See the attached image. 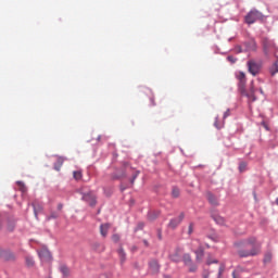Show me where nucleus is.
Returning a JSON list of instances; mask_svg holds the SVG:
<instances>
[{
    "label": "nucleus",
    "mask_w": 278,
    "mask_h": 278,
    "mask_svg": "<svg viewBox=\"0 0 278 278\" xmlns=\"http://www.w3.org/2000/svg\"><path fill=\"white\" fill-rule=\"evenodd\" d=\"M206 264H207V266H210V264H218V261L217 260H214V261L207 260Z\"/></svg>",
    "instance_id": "f704fd0d"
},
{
    "label": "nucleus",
    "mask_w": 278,
    "mask_h": 278,
    "mask_svg": "<svg viewBox=\"0 0 278 278\" xmlns=\"http://www.w3.org/2000/svg\"><path fill=\"white\" fill-rule=\"evenodd\" d=\"M83 197L81 200L86 201V203H89V205L94 206L97 205V195H94V192H81Z\"/></svg>",
    "instance_id": "20e7f679"
},
{
    "label": "nucleus",
    "mask_w": 278,
    "mask_h": 278,
    "mask_svg": "<svg viewBox=\"0 0 278 278\" xmlns=\"http://www.w3.org/2000/svg\"><path fill=\"white\" fill-rule=\"evenodd\" d=\"M38 255H39L41 262H51V252H49V250L41 249L38 252Z\"/></svg>",
    "instance_id": "423d86ee"
},
{
    "label": "nucleus",
    "mask_w": 278,
    "mask_h": 278,
    "mask_svg": "<svg viewBox=\"0 0 278 278\" xmlns=\"http://www.w3.org/2000/svg\"><path fill=\"white\" fill-rule=\"evenodd\" d=\"M271 260H273V253L267 252V253L265 254V256H264V263H265V264H269V262H271Z\"/></svg>",
    "instance_id": "412c9836"
},
{
    "label": "nucleus",
    "mask_w": 278,
    "mask_h": 278,
    "mask_svg": "<svg viewBox=\"0 0 278 278\" xmlns=\"http://www.w3.org/2000/svg\"><path fill=\"white\" fill-rule=\"evenodd\" d=\"M143 244H144L146 247H149V241L143 240Z\"/></svg>",
    "instance_id": "79ce46f5"
},
{
    "label": "nucleus",
    "mask_w": 278,
    "mask_h": 278,
    "mask_svg": "<svg viewBox=\"0 0 278 278\" xmlns=\"http://www.w3.org/2000/svg\"><path fill=\"white\" fill-rule=\"evenodd\" d=\"M117 253L119 255V258H121V263L124 264L125 260H126V256L127 254L125 253V250L123 248H119L117 250Z\"/></svg>",
    "instance_id": "dca6fc26"
},
{
    "label": "nucleus",
    "mask_w": 278,
    "mask_h": 278,
    "mask_svg": "<svg viewBox=\"0 0 278 278\" xmlns=\"http://www.w3.org/2000/svg\"><path fill=\"white\" fill-rule=\"evenodd\" d=\"M60 271H61L62 275H64L65 277H68V275H71V269H68V267H66V265H61V266H60Z\"/></svg>",
    "instance_id": "6ab92c4d"
},
{
    "label": "nucleus",
    "mask_w": 278,
    "mask_h": 278,
    "mask_svg": "<svg viewBox=\"0 0 278 278\" xmlns=\"http://www.w3.org/2000/svg\"><path fill=\"white\" fill-rule=\"evenodd\" d=\"M112 240H113V242H118L121 240V236L115 233L112 236Z\"/></svg>",
    "instance_id": "2f4dec72"
},
{
    "label": "nucleus",
    "mask_w": 278,
    "mask_h": 278,
    "mask_svg": "<svg viewBox=\"0 0 278 278\" xmlns=\"http://www.w3.org/2000/svg\"><path fill=\"white\" fill-rule=\"evenodd\" d=\"M189 270H190V273H194L195 270H197V266H191L190 268H189Z\"/></svg>",
    "instance_id": "c9c22d12"
},
{
    "label": "nucleus",
    "mask_w": 278,
    "mask_h": 278,
    "mask_svg": "<svg viewBox=\"0 0 278 278\" xmlns=\"http://www.w3.org/2000/svg\"><path fill=\"white\" fill-rule=\"evenodd\" d=\"M136 249H137L136 247H132V251H136Z\"/></svg>",
    "instance_id": "a18cd8bd"
},
{
    "label": "nucleus",
    "mask_w": 278,
    "mask_h": 278,
    "mask_svg": "<svg viewBox=\"0 0 278 278\" xmlns=\"http://www.w3.org/2000/svg\"><path fill=\"white\" fill-rule=\"evenodd\" d=\"M227 60H228V62H230V64H236V62H237V59L231 55L227 56Z\"/></svg>",
    "instance_id": "7c9ffc66"
},
{
    "label": "nucleus",
    "mask_w": 278,
    "mask_h": 278,
    "mask_svg": "<svg viewBox=\"0 0 278 278\" xmlns=\"http://www.w3.org/2000/svg\"><path fill=\"white\" fill-rule=\"evenodd\" d=\"M235 247L237 248V254L240 257H255V255H260L262 251V244L257 243L255 237L237 241L235 242Z\"/></svg>",
    "instance_id": "f257e3e1"
},
{
    "label": "nucleus",
    "mask_w": 278,
    "mask_h": 278,
    "mask_svg": "<svg viewBox=\"0 0 278 278\" xmlns=\"http://www.w3.org/2000/svg\"><path fill=\"white\" fill-rule=\"evenodd\" d=\"M192 233H194V224L191 223L188 227V235L192 236Z\"/></svg>",
    "instance_id": "c85d7f7f"
},
{
    "label": "nucleus",
    "mask_w": 278,
    "mask_h": 278,
    "mask_svg": "<svg viewBox=\"0 0 278 278\" xmlns=\"http://www.w3.org/2000/svg\"><path fill=\"white\" fill-rule=\"evenodd\" d=\"M179 193H180L179 188L174 187L172 191V195L174 197V199H177L179 197Z\"/></svg>",
    "instance_id": "393cba45"
},
{
    "label": "nucleus",
    "mask_w": 278,
    "mask_h": 278,
    "mask_svg": "<svg viewBox=\"0 0 278 278\" xmlns=\"http://www.w3.org/2000/svg\"><path fill=\"white\" fill-rule=\"evenodd\" d=\"M108 231H110V224H102L100 226V233L102 238H106L108 237Z\"/></svg>",
    "instance_id": "1a4fd4ad"
},
{
    "label": "nucleus",
    "mask_w": 278,
    "mask_h": 278,
    "mask_svg": "<svg viewBox=\"0 0 278 278\" xmlns=\"http://www.w3.org/2000/svg\"><path fill=\"white\" fill-rule=\"evenodd\" d=\"M214 126L216 127V129H223V124L218 123V118L215 119Z\"/></svg>",
    "instance_id": "c756f323"
},
{
    "label": "nucleus",
    "mask_w": 278,
    "mask_h": 278,
    "mask_svg": "<svg viewBox=\"0 0 278 278\" xmlns=\"http://www.w3.org/2000/svg\"><path fill=\"white\" fill-rule=\"evenodd\" d=\"M263 20H264V14H262V12L257 10L250 11L244 17L247 25H253V23H257V21H263Z\"/></svg>",
    "instance_id": "7ed1b4c3"
},
{
    "label": "nucleus",
    "mask_w": 278,
    "mask_h": 278,
    "mask_svg": "<svg viewBox=\"0 0 278 278\" xmlns=\"http://www.w3.org/2000/svg\"><path fill=\"white\" fill-rule=\"evenodd\" d=\"M231 115V111L228 109L225 113H224V118H228V116Z\"/></svg>",
    "instance_id": "72a5a7b5"
},
{
    "label": "nucleus",
    "mask_w": 278,
    "mask_h": 278,
    "mask_svg": "<svg viewBox=\"0 0 278 278\" xmlns=\"http://www.w3.org/2000/svg\"><path fill=\"white\" fill-rule=\"evenodd\" d=\"M64 164V157L59 156L56 159V162L54 163V169L60 170L62 168V165Z\"/></svg>",
    "instance_id": "f8f14e48"
},
{
    "label": "nucleus",
    "mask_w": 278,
    "mask_h": 278,
    "mask_svg": "<svg viewBox=\"0 0 278 278\" xmlns=\"http://www.w3.org/2000/svg\"><path fill=\"white\" fill-rule=\"evenodd\" d=\"M236 51H237L238 53H242V48H241V47H237V48H236Z\"/></svg>",
    "instance_id": "e433bc0d"
},
{
    "label": "nucleus",
    "mask_w": 278,
    "mask_h": 278,
    "mask_svg": "<svg viewBox=\"0 0 278 278\" xmlns=\"http://www.w3.org/2000/svg\"><path fill=\"white\" fill-rule=\"evenodd\" d=\"M207 200L211 203V205H218V198L212 193H207Z\"/></svg>",
    "instance_id": "ddd939ff"
},
{
    "label": "nucleus",
    "mask_w": 278,
    "mask_h": 278,
    "mask_svg": "<svg viewBox=\"0 0 278 278\" xmlns=\"http://www.w3.org/2000/svg\"><path fill=\"white\" fill-rule=\"evenodd\" d=\"M276 203H277V205H278V198H277V200H276Z\"/></svg>",
    "instance_id": "de8ad7c7"
},
{
    "label": "nucleus",
    "mask_w": 278,
    "mask_h": 278,
    "mask_svg": "<svg viewBox=\"0 0 278 278\" xmlns=\"http://www.w3.org/2000/svg\"><path fill=\"white\" fill-rule=\"evenodd\" d=\"M73 177L76 181H79L84 175L81 174V170H75L73 172Z\"/></svg>",
    "instance_id": "aec40b11"
},
{
    "label": "nucleus",
    "mask_w": 278,
    "mask_h": 278,
    "mask_svg": "<svg viewBox=\"0 0 278 278\" xmlns=\"http://www.w3.org/2000/svg\"><path fill=\"white\" fill-rule=\"evenodd\" d=\"M34 258L31 256H26V265L31 268L34 266Z\"/></svg>",
    "instance_id": "5701e85b"
},
{
    "label": "nucleus",
    "mask_w": 278,
    "mask_h": 278,
    "mask_svg": "<svg viewBox=\"0 0 278 278\" xmlns=\"http://www.w3.org/2000/svg\"><path fill=\"white\" fill-rule=\"evenodd\" d=\"M149 218H150V220H153V217H151V214H149Z\"/></svg>",
    "instance_id": "37998d69"
},
{
    "label": "nucleus",
    "mask_w": 278,
    "mask_h": 278,
    "mask_svg": "<svg viewBox=\"0 0 278 278\" xmlns=\"http://www.w3.org/2000/svg\"><path fill=\"white\" fill-rule=\"evenodd\" d=\"M91 249H92L93 251H101L102 247H101V244H100L99 242H93V243L91 244Z\"/></svg>",
    "instance_id": "4be33fe9"
},
{
    "label": "nucleus",
    "mask_w": 278,
    "mask_h": 278,
    "mask_svg": "<svg viewBox=\"0 0 278 278\" xmlns=\"http://www.w3.org/2000/svg\"><path fill=\"white\" fill-rule=\"evenodd\" d=\"M239 170H240L241 173H244V172L247 170V163H245V162H241V163L239 164Z\"/></svg>",
    "instance_id": "bb28decb"
},
{
    "label": "nucleus",
    "mask_w": 278,
    "mask_h": 278,
    "mask_svg": "<svg viewBox=\"0 0 278 278\" xmlns=\"http://www.w3.org/2000/svg\"><path fill=\"white\" fill-rule=\"evenodd\" d=\"M151 101H152V105H155V102L153 101V99H151Z\"/></svg>",
    "instance_id": "c03bdc74"
},
{
    "label": "nucleus",
    "mask_w": 278,
    "mask_h": 278,
    "mask_svg": "<svg viewBox=\"0 0 278 278\" xmlns=\"http://www.w3.org/2000/svg\"><path fill=\"white\" fill-rule=\"evenodd\" d=\"M239 92L243 96L247 97L249 99V101H251L252 103L257 101V98L255 97V85L253 83V80L251 81V86H250V92H247V80H239Z\"/></svg>",
    "instance_id": "f03ea898"
},
{
    "label": "nucleus",
    "mask_w": 278,
    "mask_h": 278,
    "mask_svg": "<svg viewBox=\"0 0 278 278\" xmlns=\"http://www.w3.org/2000/svg\"><path fill=\"white\" fill-rule=\"evenodd\" d=\"M58 216H60L58 215V213H52L50 214V216L47 217V220H51V218H58Z\"/></svg>",
    "instance_id": "473e14b6"
},
{
    "label": "nucleus",
    "mask_w": 278,
    "mask_h": 278,
    "mask_svg": "<svg viewBox=\"0 0 278 278\" xmlns=\"http://www.w3.org/2000/svg\"><path fill=\"white\" fill-rule=\"evenodd\" d=\"M16 186L18 187V191L25 194L27 192V187L25 186V182L23 181H17Z\"/></svg>",
    "instance_id": "2eb2a0df"
},
{
    "label": "nucleus",
    "mask_w": 278,
    "mask_h": 278,
    "mask_svg": "<svg viewBox=\"0 0 278 278\" xmlns=\"http://www.w3.org/2000/svg\"><path fill=\"white\" fill-rule=\"evenodd\" d=\"M260 91H261V93H263V92H264V90H262V89H260Z\"/></svg>",
    "instance_id": "49530a36"
},
{
    "label": "nucleus",
    "mask_w": 278,
    "mask_h": 278,
    "mask_svg": "<svg viewBox=\"0 0 278 278\" xmlns=\"http://www.w3.org/2000/svg\"><path fill=\"white\" fill-rule=\"evenodd\" d=\"M172 262H181V249H176L175 253L169 255Z\"/></svg>",
    "instance_id": "6e6552de"
},
{
    "label": "nucleus",
    "mask_w": 278,
    "mask_h": 278,
    "mask_svg": "<svg viewBox=\"0 0 278 278\" xmlns=\"http://www.w3.org/2000/svg\"><path fill=\"white\" fill-rule=\"evenodd\" d=\"M62 207H64V205L62 203L58 204V210L62 211Z\"/></svg>",
    "instance_id": "58836bf2"
},
{
    "label": "nucleus",
    "mask_w": 278,
    "mask_h": 278,
    "mask_svg": "<svg viewBox=\"0 0 278 278\" xmlns=\"http://www.w3.org/2000/svg\"><path fill=\"white\" fill-rule=\"evenodd\" d=\"M203 255H204L203 248H199V250L195 251L197 262H201L203 260Z\"/></svg>",
    "instance_id": "f3484780"
},
{
    "label": "nucleus",
    "mask_w": 278,
    "mask_h": 278,
    "mask_svg": "<svg viewBox=\"0 0 278 278\" xmlns=\"http://www.w3.org/2000/svg\"><path fill=\"white\" fill-rule=\"evenodd\" d=\"M33 207H34L35 217L38 218V214H40V211L42 210V205L36 204V202H34Z\"/></svg>",
    "instance_id": "4468645a"
},
{
    "label": "nucleus",
    "mask_w": 278,
    "mask_h": 278,
    "mask_svg": "<svg viewBox=\"0 0 278 278\" xmlns=\"http://www.w3.org/2000/svg\"><path fill=\"white\" fill-rule=\"evenodd\" d=\"M249 72L251 75H257L260 73V65L255 63V61H249L248 62Z\"/></svg>",
    "instance_id": "0eeeda50"
},
{
    "label": "nucleus",
    "mask_w": 278,
    "mask_h": 278,
    "mask_svg": "<svg viewBox=\"0 0 278 278\" xmlns=\"http://www.w3.org/2000/svg\"><path fill=\"white\" fill-rule=\"evenodd\" d=\"M150 269L152 273H160V264L157 263V261H151L150 262Z\"/></svg>",
    "instance_id": "9b49d317"
},
{
    "label": "nucleus",
    "mask_w": 278,
    "mask_h": 278,
    "mask_svg": "<svg viewBox=\"0 0 278 278\" xmlns=\"http://www.w3.org/2000/svg\"><path fill=\"white\" fill-rule=\"evenodd\" d=\"M186 218V215L184 213H180L178 217L173 218L168 223V228L169 229H177L179 225H181V222Z\"/></svg>",
    "instance_id": "39448f33"
},
{
    "label": "nucleus",
    "mask_w": 278,
    "mask_h": 278,
    "mask_svg": "<svg viewBox=\"0 0 278 278\" xmlns=\"http://www.w3.org/2000/svg\"><path fill=\"white\" fill-rule=\"evenodd\" d=\"M144 227V224H142V223H140L139 225H138V229H142Z\"/></svg>",
    "instance_id": "ea45409f"
},
{
    "label": "nucleus",
    "mask_w": 278,
    "mask_h": 278,
    "mask_svg": "<svg viewBox=\"0 0 278 278\" xmlns=\"http://www.w3.org/2000/svg\"><path fill=\"white\" fill-rule=\"evenodd\" d=\"M270 73H271L273 76L277 75V73H278V63L277 62L274 63V65L270 70Z\"/></svg>",
    "instance_id": "b1692460"
},
{
    "label": "nucleus",
    "mask_w": 278,
    "mask_h": 278,
    "mask_svg": "<svg viewBox=\"0 0 278 278\" xmlns=\"http://www.w3.org/2000/svg\"><path fill=\"white\" fill-rule=\"evenodd\" d=\"M237 78L239 79V81H245L247 80V75L244 74V72H240L238 74Z\"/></svg>",
    "instance_id": "a878e982"
},
{
    "label": "nucleus",
    "mask_w": 278,
    "mask_h": 278,
    "mask_svg": "<svg viewBox=\"0 0 278 278\" xmlns=\"http://www.w3.org/2000/svg\"><path fill=\"white\" fill-rule=\"evenodd\" d=\"M3 260H5V262H12L14 260H16V255H14L13 252L7 251L2 254Z\"/></svg>",
    "instance_id": "9d476101"
},
{
    "label": "nucleus",
    "mask_w": 278,
    "mask_h": 278,
    "mask_svg": "<svg viewBox=\"0 0 278 278\" xmlns=\"http://www.w3.org/2000/svg\"><path fill=\"white\" fill-rule=\"evenodd\" d=\"M215 223H217V225H225V218L217 216L215 217Z\"/></svg>",
    "instance_id": "cd10ccee"
},
{
    "label": "nucleus",
    "mask_w": 278,
    "mask_h": 278,
    "mask_svg": "<svg viewBox=\"0 0 278 278\" xmlns=\"http://www.w3.org/2000/svg\"><path fill=\"white\" fill-rule=\"evenodd\" d=\"M207 277H210V273H204L203 278H207Z\"/></svg>",
    "instance_id": "a19ab883"
},
{
    "label": "nucleus",
    "mask_w": 278,
    "mask_h": 278,
    "mask_svg": "<svg viewBox=\"0 0 278 278\" xmlns=\"http://www.w3.org/2000/svg\"><path fill=\"white\" fill-rule=\"evenodd\" d=\"M182 260L186 266H192V257L190 256V254H185Z\"/></svg>",
    "instance_id": "a211bd4d"
},
{
    "label": "nucleus",
    "mask_w": 278,
    "mask_h": 278,
    "mask_svg": "<svg viewBox=\"0 0 278 278\" xmlns=\"http://www.w3.org/2000/svg\"><path fill=\"white\" fill-rule=\"evenodd\" d=\"M138 177V173L134 175L132 179H131V184H134V181H136V178Z\"/></svg>",
    "instance_id": "4c0bfd02"
}]
</instances>
